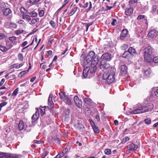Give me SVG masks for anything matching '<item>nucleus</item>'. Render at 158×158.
<instances>
[{
	"label": "nucleus",
	"instance_id": "nucleus-1",
	"mask_svg": "<svg viewBox=\"0 0 158 158\" xmlns=\"http://www.w3.org/2000/svg\"><path fill=\"white\" fill-rule=\"evenodd\" d=\"M102 78L106 80V83L110 84L113 82L115 80V72L114 69L111 68L110 73H104L103 75Z\"/></svg>",
	"mask_w": 158,
	"mask_h": 158
},
{
	"label": "nucleus",
	"instance_id": "nucleus-17",
	"mask_svg": "<svg viewBox=\"0 0 158 158\" xmlns=\"http://www.w3.org/2000/svg\"><path fill=\"white\" fill-rule=\"evenodd\" d=\"M133 9L132 7L127 8L125 11V15H130L132 14Z\"/></svg>",
	"mask_w": 158,
	"mask_h": 158
},
{
	"label": "nucleus",
	"instance_id": "nucleus-51",
	"mask_svg": "<svg viewBox=\"0 0 158 158\" xmlns=\"http://www.w3.org/2000/svg\"><path fill=\"white\" fill-rule=\"evenodd\" d=\"M7 103L6 102H4L0 103V107L2 108V107L6 106Z\"/></svg>",
	"mask_w": 158,
	"mask_h": 158
},
{
	"label": "nucleus",
	"instance_id": "nucleus-44",
	"mask_svg": "<svg viewBox=\"0 0 158 158\" xmlns=\"http://www.w3.org/2000/svg\"><path fill=\"white\" fill-rule=\"evenodd\" d=\"M105 153L107 155H110L111 154V150L110 149H106L104 151Z\"/></svg>",
	"mask_w": 158,
	"mask_h": 158
},
{
	"label": "nucleus",
	"instance_id": "nucleus-28",
	"mask_svg": "<svg viewBox=\"0 0 158 158\" xmlns=\"http://www.w3.org/2000/svg\"><path fill=\"white\" fill-rule=\"evenodd\" d=\"M152 71L150 68H148L146 70H144V74L147 77H149Z\"/></svg>",
	"mask_w": 158,
	"mask_h": 158
},
{
	"label": "nucleus",
	"instance_id": "nucleus-37",
	"mask_svg": "<svg viewBox=\"0 0 158 158\" xmlns=\"http://www.w3.org/2000/svg\"><path fill=\"white\" fill-rule=\"evenodd\" d=\"M39 15L40 17H43L44 15V11L43 10H40L39 9H38Z\"/></svg>",
	"mask_w": 158,
	"mask_h": 158
},
{
	"label": "nucleus",
	"instance_id": "nucleus-10",
	"mask_svg": "<svg viewBox=\"0 0 158 158\" xmlns=\"http://www.w3.org/2000/svg\"><path fill=\"white\" fill-rule=\"evenodd\" d=\"M100 67L101 69L103 68L107 69L110 68V65L106 61L102 60L100 62Z\"/></svg>",
	"mask_w": 158,
	"mask_h": 158
},
{
	"label": "nucleus",
	"instance_id": "nucleus-14",
	"mask_svg": "<svg viewBox=\"0 0 158 158\" xmlns=\"http://www.w3.org/2000/svg\"><path fill=\"white\" fill-rule=\"evenodd\" d=\"M128 33V31L126 29H123L120 35V38L121 40H123L125 39Z\"/></svg>",
	"mask_w": 158,
	"mask_h": 158
},
{
	"label": "nucleus",
	"instance_id": "nucleus-31",
	"mask_svg": "<svg viewBox=\"0 0 158 158\" xmlns=\"http://www.w3.org/2000/svg\"><path fill=\"white\" fill-rule=\"evenodd\" d=\"M41 0H27V2L28 3L32 5H35L37 3Z\"/></svg>",
	"mask_w": 158,
	"mask_h": 158
},
{
	"label": "nucleus",
	"instance_id": "nucleus-2",
	"mask_svg": "<svg viewBox=\"0 0 158 158\" xmlns=\"http://www.w3.org/2000/svg\"><path fill=\"white\" fill-rule=\"evenodd\" d=\"M144 57L146 61H150L152 60V56L154 54V50L151 47L148 46L143 50Z\"/></svg>",
	"mask_w": 158,
	"mask_h": 158
},
{
	"label": "nucleus",
	"instance_id": "nucleus-24",
	"mask_svg": "<svg viewBox=\"0 0 158 158\" xmlns=\"http://www.w3.org/2000/svg\"><path fill=\"white\" fill-rule=\"evenodd\" d=\"M59 95L60 98L63 101L65 100L68 96L65 94V93L64 92H61L59 93Z\"/></svg>",
	"mask_w": 158,
	"mask_h": 158
},
{
	"label": "nucleus",
	"instance_id": "nucleus-32",
	"mask_svg": "<svg viewBox=\"0 0 158 158\" xmlns=\"http://www.w3.org/2000/svg\"><path fill=\"white\" fill-rule=\"evenodd\" d=\"M8 26L11 28H16L17 27V25L15 23L12 22L9 23Z\"/></svg>",
	"mask_w": 158,
	"mask_h": 158
},
{
	"label": "nucleus",
	"instance_id": "nucleus-9",
	"mask_svg": "<svg viewBox=\"0 0 158 158\" xmlns=\"http://www.w3.org/2000/svg\"><path fill=\"white\" fill-rule=\"evenodd\" d=\"M112 57L113 56L110 53H105L103 54L101 58L102 60H104L105 61L106 60L108 61H110Z\"/></svg>",
	"mask_w": 158,
	"mask_h": 158
},
{
	"label": "nucleus",
	"instance_id": "nucleus-58",
	"mask_svg": "<svg viewBox=\"0 0 158 158\" xmlns=\"http://www.w3.org/2000/svg\"><path fill=\"white\" fill-rule=\"evenodd\" d=\"M41 110V115H43L45 114V110L44 109L43 110L40 109Z\"/></svg>",
	"mask_w": 158,
	"mask_h": 158
},
{
	"label": "nucleus",
	"instance_id": "nucleus-47",
	"mask_svg": "<svg viewBox=\"0 0 158 158\" xmlns=\"http://www.w3.org/2000/svg\"><path fill=\"white\" fill-rule=\"evenodd\" d=\"M50 24H51V26L53 28H54L55 27L56 25V23H55V22L52 21L51 20L50 22Z\"/></svg>",
	"mask_w": 158,
	"mask_h": 158
},
{
	"label": "nucleus",
	"instance_id": "nucleus-41",
	"mask_svg": "<svg viewBox=\"0 0 158 158\" xmlns=\"http://www.w3.org/2000/svg\"><path fill=\"white\" fill-rule=\"evenodd\" d=\"M145 124L149 125L150 124L151 122V119L150 118H147L145 119L144 121Z\"/></svg>",
	"mask_w": 158,
	"mask_h": 158
},
{
	"label": "nucleus",
	"instance_id": "nucleus-19",
	"mask_svg": "<svg viewBox=\"0 0 158 158\" xmlns=\"http://www.w3.org/2000/svg\"><path fill=\"white\" fill-rule=\"evenodd\" d=\"M52 96L53 95L52 94H50L48 98V105L51 106L52 107H53L54 104L52 100Z\"/></svg>",
	"mask_w": 158,
	"mask_h": 158
},
{
	"label": "nucleus",
	"instance_id": "nucleus-42",
	"mask_svg": "<svg viewBox=\"0 0 158 158\" xmlns=\"http://www.w3.org/2000/svg\"><path fill=\"white\" fill-rule=\"evenodd\" d=\"M128 47V45L127 44H123L121 47V49L123 50H125L127 49Z\"/></svg>",
	"mask_w": 158,
	"mask_h": 158
},
{
	"label": "nucleus",
	"instance_id": "nucleus-11",
	"mask_svg": "<svg viewBox=\"0 0 158 158\" xmlns=\"http://www.w3.org/2000/svg\"><path fill=\"white\" fill-rule=\"evenodd\" d=\"M74 100L75 104L76 106L78 107H81L82 106V101L81 100H79V98L77 96H75L74 97Z\"/></svg>",
	"mask_w": 158,
	"mask_h": 158
},
{
	"label": "nucleus",
	"instance_id": "nucleus-60",
	"mask_svg": "<svg viewBox=\"0 0 158 158\" xmlns=\"http://www.w3.org/2000/svg\"><path fill=\"white\" fill-rule=\"evenodd\" d=\"M68 150V148H65L63 150L62 152H63L64 153H66L67 152Z\"/></svg>",
	"mask_w": 158,
	"mask_h": 158
},
{
	"label": "nucleus",
	"instance_id": "nucleus-45",
	"mask_svg": "<svg viewBox=\"0 0 158 158\" xmlns=\"http://www.w3.org/2000/svg\"><path fill=\"white\" fill-rule=\"evenodd\" d=\"M23 30H18L15 31V33L16 35H19L23 33Z\"/></svg>",
	"mask_w": 158,
	"mask_h": 158
},
{
	"label": "nucleus",
	"instance_id": "nucleus-48",
	"mask_svg": "<svg viewBox=\"0 0 158 158\" xmlns=\"http://www.w3.org/2000/svg\"><path fill=\"white\" fill-rule=\"evenodd\" d=\"M82 125L80 123H78L77 125L76 126L78 129H81L82 128Z\"/></svg>",
	"mask_w": 158,
	"mask_h": 158
},
{
	"label": "nucleus",
	"instance_id": "nucleus-57",
	"mask_svg": "<svg viewBox=\"0 0 158 158\" xmlns=\"http://www.w3.org/2000/svg\"><path fill=\"white\" fill-rule=\"evenodd\" d=\"M6 5L4 3H2L0 4V6L2 8H4Z\"/></svg>",
	"mask_w": 158,
	"mask_h": 158
},
{
	"label": "nucleus",
	"instance_id": "nucleus-49",
	"mask_svg": "<svg viewBox=\"0 0 158 158\" xmlns=\"http://www.w3.org/2000/svg\"><path fill=\"white\" fill-rule=\"evenodd\" d=\"M112 20L113 21L111 23V24L112 26H115L116 25L115 23L117 22V20L114 19H112Z\"/></svg>",
	"mask_w": 158,
	"mask_h": 158
},
{
	"label": "nucleus",
	"instance_id": "nucleus-64",
	"mask_svg": "<svg viewBox=\"0 0 158 158\" xmlns=\"http://www.w3.org/2000/svg\"><path fill=\"white\" fill-rule=\"evenodd\" d=\"M18 22L20 24H23L24 23V21L23 20H20Z\"/></svg>",
	"mask_w": 158,
	"mask_h": 158
},
{
	"label": "nucleus",
	"instance_id": "nucleus-13",
	"mask_svg": "<svg viewBox=\"0 0 158 158\" xmlns=\"http://www.w3.org/2000/svg\"><path fill=\"white\" fill-rule=\"evenodd\" d=\"M3 15L5 16H8L10 14H11V17H12V11L9 8H6L3 9L2 10Z\"/></svg>",
	"mask_w": 158,
	"mask_h": 158
},
{
	"label": "nucleus",
	"instance_id": "nucleus-54",
	"mask_svg": "<svg viewBox=\"0 0 158 158\" xmlns=\"http://www.w3.org/2000/svg\"><path fill=\"white\" fill-rule=\"evenodd\" d=\"M5 82V80L4 79H2L0 82V86H2L3 85Z\"/></svg>",
	"mask_w": 158,
	"mask_h": 158
},
{
	"label": "nucleus",
	"instance_id": "nucleus-7",
	"mask_svg": "<svg viewBox=\"0 0 158 158\" xmlns=\"http://www.w3.org/2000/svg\"><path fill=\"white\" fill-rule=\"evenodd\" d=\"M138 148V146L133 143L130 144L127 147V153H129L133 152L137 150Z\"/></svg>",
	"mask_w": 158,
	"mask_h": 158
},
{
	"label": "nucleus",
	"instance_id": "nucleus-27",
	"mask_svg": "<svg viewBox=\"0 0 158 158\" xmlns=\"http://www.w3.org/2000/svg\"><path fill=\"white\" fill-rule=\"evenodd\" d=\"M130 56V55L128 51H125L122 55L123 57L127 59L129 58Z\"/></svg>",
	"mask_w": 158,
	"mask_h": 158
},
{
	"label": "nucleus",
	"instance_id": "nucleus-6",
	"mask_svg": "<svg viewBox=\"0 0 158 158\" xmlns=\"http://www.w3.org/2000/svg\"><path fill=\"white\" fill-rule=\"evenodd\" d=\"M20 155L11 153H4L0 154V158H18Z\"/></svg>",
	"mask_w": 158,
	"mask_h": 158
},
{
	"label": "nucleus",
	"instance_id": "nucleus-20",
	"mask_svg": "<svg viewBox=\"0 0 158 158\" xmlns=\"http://www.w3.org/2000/svg\"><path fill=\"white\" fill-rule=\"evenodd\" d=\"M19 128L20 131L24 129L25 128V126L23 121L21 120L19 121Z\"/></svg>",
	"mask_w": 158,
	"mask_h": 158
},
{
	"label": "nucleus",
	"instance_id": "nucleus-50",
	"mask_svg": "<svg viewBox=\"0 0 158 158\" xmlns=\"http://www.w3.org/2000/svg\"><path fill=\"white\" fill-rule=\"evenodd\" d=\"M5 37V35L3 33H0V40L3 39Z\"/></svg>",
	"mask_w": 158,
	"mask_h": 158
},
{
	"label": "nucleus",
	"instance_id": "nucleus-46",
	"mask_svg": "<svg viewBox=\"0 0 158 158\" xmlns=\"http://www.w3.org/2000/svg\"><path fill=\"white\" fill-rule=\"evenodd\" d=\"M19 88H17L15 90H14V91L12 94V95H14V96H16L17 94H18V92L19 91Z\"/></svg>",
	"mask_w": 158,
	"mask_h": 158
},
{
	"label": "nucleus",
	"instance_id": "nucleus-33",
	"mask_svg": "<svg viewBox=\"0 0 158 158\" xmlns=\"http://www.w3.org/2000/svg\"><path fill=\"white\" fill-rule=\"evenodd\" d=\"M148 62H153L155 63H158V56L153 57V55L152 56V59L150 61H147Z\"/></svg>",
	"mask_w": 158,
	"mask_h": 158
},
{
	"label": "nucleus",
	"instance_id": "nucleus-12",
	"mask_svg": "<svg viewBox=\"0 0 158 158\" xmlns=\"http://www.w3.org/2000/svg\"><path fill=\"white\" fill-rule=\"evenodd\" d=\"M36 111L35 113L31 117L32 120H33L32 122H35L39 118V112L38 109L36 108Z\"/></svg>",
	"mask_w": 158,
	"mask_h": 158
},
{
	"label": "nucleus",
	"instance_id": "nucleus-16",
	"mask_svg": "<svg viewBox=\"0 0 158 158\" xmlns=\"http://www.w3.org/2000/svg\"><path fill=\"white\" fill-rule=\"evenodd\" d=\"M158 32L155 30L150 31L148 34V36L152 38H155L157 35Z\"/></svg>",
	"mask_w": 158,
	"mask_h": 158
},
{
	"label": "nucleus",
	"instance_id": "nucleus-38",
	"mask_svg": "<svg viewBox=\"0 0 158 158\" xmlns=\"http://www.w3.org/2000/svg\"><path fill=\"white\" fill-rule=\"evenodd\" d=\"M93 129L94 132L95 133H98L99 132V130L98 128L96 127L95 125H94L93 126Z\"/></svg>",
	"mask_w": 158,
	"mask_h": 158
},
{
	"label": "nucleus",
	"instance_id": "nucleus-21",
	"mask_svg": "<svg viewBox=\"0 0 158 158\" xmlns=\"http://www.w3.org/2000/svg\"><path fill=\"white\" fill-rule=\"evenodd\" d=\"M128 51L129 52L130 55H133L136 54V51L135 49L132 47H130Z\"/></svg>",
	"mask_w": 158,
	"mask_h": 158
},
{
	"label": "nucleus",
	"instance_id": "nucleus-22",
	"mask_svg": "<svg viewBox=\"0 0 158 158\" xmlns=\"http://www.w3.org/2000/svg\"><path fill=\"white\" fill-rule=\"evenodd\" d=\"M29 14H26L23 15L22 18L29 22L31 20Z\"/></svg>",
	"mask_w": 158,
	"mask_h": 158
},
{
	"label": "nucleus",
	"instance_id": "nucleus-52",
	"mask_svg": "<svg viewBox=\"0 0 158 158\" xmlns=\"http://www.w3.org/2000/svg\"><path fill=\"white\" fill-rule=\"evenodd\" d=\"M144 18V15H139L138 16L137 19L139 20Z\"/></svg>",
	"mask_w": 158,
	"mask_h": 158
},
{
	"label": "nucleus",
	"instance_id": "nucleus-40",
	"mask_svg": "<svg viewBox=\"0 0 158 158\" xmlns=\"http://www.w3.org/2000/svg\"><path fill=\"white\" fill-rule=\"evenodd\" d=\"M9 39L12 43H14L16 39V37L14 36H12L9 37Z\"/></svg>",
	"mask_w": 158,
	"mask_h": 158
},
{
	"label": "nucleus",
	"instance_id": "nucleus-36",
	"mask_svg": "<svg viewBox=\"0 0 158 158\" xmlns=\"http://www.w3.org/2000/svg\"><path fill=\"white\" fill-rule=\"evenodd\" d=\"M39 21V19H33L31 20L30 24H35L38 22Z\"/></svg>",
	"mask_w": 158,
	"mask_h": 158
},
{
	"label": "nucleus",
	"instance_id": "nucleus-43",
	"mask_svg": "<svg viewBox=\"0 0 158 158\" xmlns=\"http://www.w3.org/2000/svg\"><path fill=\"white\" fill-rule=\"evenodd\" d=\"M138 0H130L129 2V4L131 6H132L135 3L137 2Z\"/></svg>",
	"mask_w": 158,
	"mask_h": 158
},
{
	"label": "nucleus",
	"instance_id": "nucleus-35",
	"mask_svg": "<svg viewBox=\"0 0 158 158\" xmlns=\"http://www.w3.org/2000/svg\"><path fill=\"white\" fill-rule=\"evenodd\" d=\"M18 59L20 61H22L23 60V54L21 53H19L18 54Z\"/></svg>",
	"mask_w": 158,
	"mask_h": 158
},
{
	"label": "nucleus",
	"instance_id": "nucleus-53",
	"mask_svg": "<svg viewBox=\"0 0 158 158\" xmlns=\"http://www.w3.org/2000/svg\"><path fill=\"white\" fill-rule=\"evenodd\" d=\"M27 44V42L25 41L23 42L21 45V46L22 47H24Z\"/></svg>",
	"mask_w": 158,
	"mask_h": 158
},
{
	"label": "nucleus",
	"instance_id": "nucleus-63",
	"mask_svg": "<svg viewBox=\"0 0 158 158\" xmlns=\"http://www.w3.org/2000/svg\"><path fill=\"white\" fill-rule=\"evenodd\" d=\"M68 48H66L65 50L64 51V52L61 53V55L65 54L66 53V52L68 51Z\"/></svg>",
	"mask_w": 158,
	"mask_h": 158
},
{
	"label": "nucleus",
	"instance_id": "nucleus-56",
	"mask_svg": "<svg viewBox=\"0 0 158 158\" xmlns=\"http://www.w3.org/2000/svg\"><path fill=\"white\" fill-rule=\"evenodd\" d=\"M89 3H90V5H89V8L88 9V11L90 10L92 8V4H91V2H90Z\"/></svg>",
	"mask_w": 158,
	"mask_h": 158
},
{
	"label": "nucleus",
	"instance_id": "nucleus-23",
	"mask_svg": "<svg viewBox=\"0 0 158 158\" xmlns=\"http://www.w3.org/2000/svg\"><path fill=\"white\" fill-rule=\"evenodd\" d=\"M127 67L125 65H123L121 66V73L123 74H125L127 71Z\"/></svg>",
	"mask_w": 158,
	"mask_h": 158
},
{
	"label": "nucleus",
	"instance_id": "nucleus-8",
	"mask_svg": "<svg viewBox=\"0 0 158 158\" xmlns=\"http://www.w3.org/2000/svg\"><path fill=\"white\" fill-rule=\"evenodd\" d=\"M95 56V52L94 51L90 52L87 55L85 60H86L87 63H89Z\"/></svg>",
	"mask_w": 158,
	"mask_h": 158
},
{
	"label": "nucleus",
	"instance_id": "nucleus-59",
	"mask_svg": "<svg viewBox=\"0 0 158 158\" xmlns=\"http://www.w3.org/2000/svg\"><path fill=\"white\" fill-rule=\"evenodd\" d=\"M155 95L158 97V89H157L155 91Z\"/></svg>",
	"mask_w": 158,
	"mask_h": 158
},
{
	"label": "nucleus",
	"instance_id": "nucleus-29",
	"mask_svg": "<svg viewBox=\"0 0 158 158\" xmlns=\"http://www.w3.org/2000/svg\"><path fill=\"white\" fill-rule=\"evenodd\" d=\"M19 10L20 12L23 15L26 14H28V11L23 7H21L20 8Z\"/></svg>",
	"mask_w": 158,
	"mask_h": 158
},
{
	"label": "nucleus",
	"instance_id": "nucleus-25",
	"mask_svg": "<svg viewBox=\"0 0 158 158\" xmlns=\"http://www.w3.org/2000/svg\"><path fill=\"white\" fill-rule=\"evenodd\" d=\"M75 6V5L73 6L74 7L73 8V9L72 10V11L68 14V16L70 17L72 15H73L76 11L77 7Z\"/></svg>",
	"mask_w": 158,
	"mask_h": 158
},
{
	"label": "nucleus",
	"instance_id": "nucleus-62",
	"mask_svg": "<svg viewBox=\"0 0 158 158\" xmlns=\"http://www.w3.org/2000/svg\"><path fill=\"white\" fill-rule=\"evenodd\" d=\"M114 123L115 125L117 126L118 125V120H115L114 121Z\"/></svg>",
	"mask_w": 158,
	"mask_h": 158
},
{
	"label": "nucleus",
	"instance_id": "nucleus-39",
	"mask_svg": "<svg viewBox=\"0 0 158 158\" xmlns=\"http://www.w3.org/2000/svg\"><path fill=\"white\" fill-rule=\"evenodd\" d=\"M130 139L129 138L128 136H126L125 137L123 138L122 141V143H125L127 141L129 140Z\"/></svg>",
	"mask_w": 158,
	"mask_h": 158
},
{
	"label": "nucleus",
	"instance_id": "nucleus-3",
	"mask_svg": "<svg viewBox=\"0 0 158 158\" xmlns=\"http://www.w3.org/2000/svg\"><path fill=\"white\" fill-rule=\"evenodd\" d=\"M97 69V67H92L91 65L90 68H89L87 66H85L83 71V75L84 77H86L88 74H91L94 73Z\"/></svg>",
	"mask_w": 158,
	"mask_h": 158
},
{
	"label": "nucleus",
	"instance_id": "nucleus-4",
	"mask_svg": "<svg viewBox=\"0 0 158 158\" xmlns=\"http://www.w3.org/2000/svg\"><path fill=\"white\" fill-rule=\"evenodd\" d=\"M146 112H147V110L146 106L139 105L138 106L136 109L130 112V113L131 114H135Z\"/></svg>",
	"mask_w": 158,
	"mask_h": 158
},
{
	"label": "nucleus",
	"instance_id": "nucleus-15",
	"mask_svg": "<svg viewBox=\"0 0 158 158\" xmlns=\"http://www.w3.org/2000/svg\"><path fill=\"white\" fill-rule=\"evenodd\" d=\"M91 65L92 67H97V65L99 61V59L98 56H95L91 60Z\"/></svg>",
	"mask_w": 158,
	"mask_h": 158
},
{
	"label": "nucleus",
	"instance_id": "nucleus-61",
	"mask_svg": "<svg viewBox=\"0 0 158 158\" xmlns=\"http://www.w3.org/2000/svg\"><path fill=\"white\" fill-rule=\"evenodd\" d=\"M90 123L92 127H93V126L95 125L94 122L91 120L90 121Z\"/></svg>",
	"mask_w": 158,
	"mask_h": 158
},
{
	"label": "nucleus",
	"instance_id": "nucleus-30",
	"mask_svg": "<svg viewBox=\"0 0 158 158\" xmlns=\"http://www.w3.org/2000/svg\"><path fill=\"white\" fill-rule=\"evenodd\" d=\"M28 14H29L31 17H33L37 16L38 15L37 13L35 10H33L30 13L28 12Z\"/></svg>",
	"mask_w": 158,
	"mask_h": 158
},
{
	"label": "nucleus",
	"instance_id": "nucleus-55",
	"mask_svg": "<svg viewBox=\"0 0 158 158\" xmlns=\"http://www.w3.org/2000/svg\"><path fill=\"white\" fill-rule=\"evenodd\" d=\"M34 142L38 144H40L41 143H42V142L40 140H34Z\"/></svg>",
	"mask_w": 158,
	"mask_h": 158
},
{
	"label": "nucleus",
	"instance_id": "nucleus-26",
	"mask_svg": "<svg viewBox=\"0 0 158 158\" xmlns=\"http://www.w3.org/2000/svg\"><path fill=\"white\" fill-rule=\"evenodd\" d=\"M147 107V112L150 111L153 109L154 105L151 103H149L146 106Z\"/></svg>",
	"mask_w": 158,
	"mask_h": 158
},
{
	"label": "nucleus",
	"instance_id": "nucleus-34",
	"mask_svg": "<svg viewBox=\"0 0 158 158\" xmlns=\"http://www.w3.org/2000/svg\"><path fill=\"white\" fill-rule=\"evenodd\" d=\"M65 102L67 104L70 105L72 104V102L71 99L69 98L68 96L65 99V100H64Z\"/></svg>",
	"mask_w": 158,
	"mask_h": 158
},
{
	"label": "nucleus",
	"instance_id": "nucleus-18",
	"mask_svg": "<svg viewBox=\"0 0 158 158\" xmlns=\"http://www.w3.org/2000/svg\"><path fill=\"white\" fill-rule=\"evenodd\" d=\"M84 101V102L86 104L89 106L93 105L94 104L92 101V100L89 98H85Z\"/></svg>",
	"mask_w": 158,
	"mask_h": 158
},
{
	"label": "nucleus",
	"instance_id": "nucleus-5",
	"mask_svg": "<svg viewBox=\"0 0 158 158\" xmlns=\"http://www.w3.org/2000/svg\"><path fill=\"white\" fill-rule=\"evenodd\" d=\"M6 47L0 45V50L3 52H6L10 49L12 47V44L11 42L6 40Z\"/></svg>",
	"mask_w": 158,
	"mask_h": 158
}]
</instances>
